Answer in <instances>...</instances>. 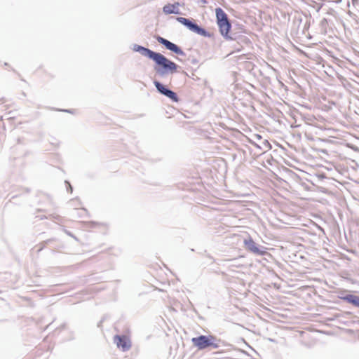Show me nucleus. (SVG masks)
<instances>
[{"instance_id": "f257e3e1", "label": "nucleus", "mask_w": 359, "mask_h": 359, "mask_svg": "<svg viewBox=\"0 0 359 359\" xmlns=\"http://www.w3.org/2000/svg\"><path fill=\"white\" fill-rule=\"evenodd\" d=\"M133 50L139 52L142 55L153 60L158 66L156 67V70L161 72V74H173L177 72V65L166 58L163 55L139 45H135Z\"/></svg>"}, {"instance_id": "f03ea898", "label": "nucleus", "mask_w": 359, "mask_h": 359, "mask_svg": "<svg viewBox=\"0 0 359 359\" xmlns=\"http://www.w3.org/2000/svg\"><path fill=\"white\" fill-rule=\"evenodd\" d=\"M215 13L219 32L222 36L226 37L231 29V24L228 20L227 15L221 8H216Z\"/></svg>"}, {"instance_id": "7ed1b4c3", "label": "nucleus", "mask_w": 359, "mask_h": 359, "mask_svg": "<svg viewBox=\"0 0 359 359\" xmlns=\"http://www.w3.org/2000/svg\"><path fill=\"white\" fill-rule=\"evenodd\" d=\"M215 337L212 336H205L201 335L198 337H194L192 339L193 344L196 346L198 349H204L207 347L213 346Z\"/></svg>"}, {"instance_id": "20e7f679", "label": "nucleus", "mask_w": 359, "mask_h": 359, "mask_svg": "<svg viewBox=\"0 0 359 359\" xmlns=\"http://www.w3.org/2000/svg\"><path fill=\"white\" fill-rule=\"evenodd\" d=\"M177 20L182 23V25H185L186 27H187L190 30L198 34H201V35H205V31L201 28L200 27H198L197 25L193 23L191 21H190L189 19H187L185 18H183V17H178L177 18Z\"/></svg>"}, {"instance_id": "39448f33", "label": "nucleus", "mask_w": 359, "mask_h": 359, "mask_svg": "<svg viewBox=\"0 0 359 359\" xmlns=\"http://www.w3.org/2000/svg\"><path fill=\"white\" fill-rule=\"evenodd\" d=\"M154 85L156 87L157 90L163 95L167 96L170 99H171L174 102H178V97L175 93L173 91L167 89L163 84H161L158 81H154Z\"/></svg>"}, {"instance_id": "423d86ee", "label": "nucleus", "mask_w": 359, "mask_h": 359, "mask_svg": "<svg viewBox=\"0 0 359 359\" xmlns=\"http://www.w3.org/2000/svg\"><path fill=\"white\" fill-rule=\"evenodd\" d=\"M114 341L117 346L121 348V350L123 351H128L131 346L129 338L124 335H116L114 337Z\"/></svg>"}, {"instance_id": "0eeeda50", "label": "nucleus", "mask_w": 359, "mask_h": 359, "mask_svg": "<svg viewBox=\"0 0 359 359\" xmlns=\"http://www.w3.org/2000/svg\"><path fill=\"white\" fill-rule=\"evenodd\" d=\"M244 245H245V248L250 250V252L259 255H265L266 252L263 250H260L258 247L257 246L255 242L252 240L251 237H249L248 239H245L244 241Z\"/></svg>"}, {"instance_id": "6e6552de", "label": "nucleus", "mask_w": 359, "mask_h": 359, "mask_svg": "<svg viewBox=\"0 0 359 359\" xmlns=\"http://www.w3.org/2000/svg\"><path fill=\"white\" fill-rule=\"evenodd\" d=\"M157 41L164 45L166 48H168V50L177 53V54H183V52L182 50L175 44L172 43V42L169 41L168 40L163 38V37H161V36H158L157 38Z\"/></svg>"}, {"instance_id": "1a4fd4ad", "label": "nucleus", "mask_w": 359, "mask_h": 359, "mask_svg": "<svg viewBox=\"0 0 359 359\" xmlns=\"http://www.w3.org/2000/svg\"><path fill=\"white\" fill-rule=\"evenodd\" d=\"M179 6L180 4L178 2H176L175 4H168L165 5L163 8V11L165 14H178L179 12Z\"/></svg>"}, {"instance_id": "9d476101", "label": "nucleus", "mask_w": 359, "mask_h": 359, "mask_svg": "<svg viewBox=\"0 0 359 359\" xmlns=\"http://www.w3.org/2000/svg\"><path fill=\"white\" fill-rule=\"evenodd\" d=\"M340 298L352 305L359 307V296L353 295V294H347L346 296L340 297Z\"/></svg>"}, {"instance_id": "9b49d317", "label": "nucleus", "mask_w": 359, "mask_h": 359, "mask_svg": "<svg viewBox=\"0 0 359 359\" xmlns=\"http://www.w3.org/2000/svg\"><path fill=\"white\" fill-rule=\"evenodd\" d=\"M352 4L359 11V0H352Z\"/></svg>"}]
</instances>
